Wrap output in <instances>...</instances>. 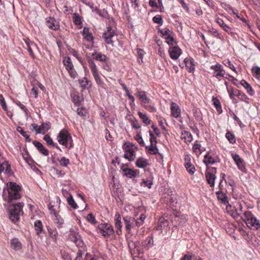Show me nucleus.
Instances as JSON below:
<instances>
[{"mask_svg":"<svg viewBox=\"0 0 260 260\" xmlns=\"http://www.w3.org/2000/svg\"><path fill=\"white\" fill-rule=\"evenodd\" d=\"M3 197L8 202L20 199L21 197V186L15 182H8L3 189Z\"/></svg>","mask_w":260,"mask_h":260,"instance_id":"f257e3e1","label":"nucleus"},{"mask_svg":"<svg viewBox=\"0 0 260 260\" xmlns=\"http://www.w3.org/2000/svg\"><path fill=\"white\" fill-rule=\"evenodd\" d=\"M136 95L139 98L141 102L142 105L145 109L150 112H155L156 111L155 103L147 96L145 91L137 90Z\"/></svg>","mask_w":260,"mask_h":260,"instance_id":"f03ea898","label":"nucleus"},{"mask_svg":"<svg viewBox=\"0 0 260 260\" xmlns=\"http://www.w3.org/2000/svg\"><path fill=\"white\" fill-rule=\"evenodd\" d=\"M247 226L253 230L260 228V222L249 211H245L241 217Z\"/></svg>","mask_w":260,"mask_h":260,"instance_id":"7ed1b4c3","label":"nucleus"},{"mask_svg":"<svg viewBox=\"0 0 260 260\" xmlns=\"http://www.w3.org/2000/svg\"><path fill=\"white\" fill-rule=\"evenodd\" d=\"M57 140L58 143L68 149L71 148L73 146V140L70 134L66 129H62L58 134Z\"/></svg>","mask_w":260,"mask_h":260,"instance_id":"20e7f679","label":"nucleus"},{"mask_svg":"<svg viewBox=\"0 0 260 260\" xmlns=\"http://www.w3.org/2000/svg\"><path fill=\"white\" fill-rule=\"evenodd\" d=\"M24 206L23 203L13 204L10 207V219L15 222L19 220L21 215H23L22 208Z\"/></svg>","mask_w":260,"mask_h":260,"instance_id":"39448f33","label":"nucleus"},{"mask_svg":"<svg viewBox=\"0 0 260 260\" xmlns=\"http://www.w3.org/2000/svg\"><path fill=\"white\" fill-rule=\"evenodd\" d=\"M96 230L99 234L104 237H109L114 233L112 226L108 223H102L98 225Z\"/></svg>","mask_w":260,"mask_h":260,"instance_id":"423d86ee","label":"nucleus"},{"mask_svg":"<svg viewBox=\"0 0 260 260\" xmlns=\"http://www.w3.org/2000/svg\"><path fill=\"white\" fill-rule=\"evenodd\" d=\"M208 72L219 80H220L221 78L224 77L225 75V71L223 67L218 63L212 65L210 67Z\"/></svg>","mask_w":260,"mask_h":260,"instance_id":"0eeeda50","label":"nucleus"},{"mask_svg":"<svg viewBox=\"0 0 260 260\" xmlns=\"http://www.w3.org/2000/svg\"><path fill=\"white\" fill-rule=\"evenodd\" d=\"M69 239L70 240L73 242L77 247L82 248L83 250H84L85 244L78 232L73 230L70 231Z\"/></svg>","mask_w":260,"mask_h":260,"instance_id":"6e6552de","label":"nucleus"},{"mask_svg":"<svg viewBox=\"0 0 260 260\" xmlns=\"http://www.w3.org/2000/svg\"><path fill=\"white\" fill-rule=\"evenodd\" d=\"M63 63L70 77L73 79L76 78L78 77V74L74 68V66L70 57H64L63 60Z\"/></svg>","mask_w":260,"mask_h":260,"instance_id":"1a4fd4ad","label":"nucleus"},{"mask_svg":"<svg viewBox=\"0 0 260 260\" xmlns=\"http://www.w3.org/2000/svg\"><path fill=\"white\" fill-rule=\"evenodd\" d=\"M216 173V168L214 167H207L205 173L206 178L208 183L211 187H213L215 184L216 179L215 174Z\"/></svg>","mask_w":260,"mask_h":260,"instance_id":"9d476101","label":"nucleus"},{"mask_svg":"<svg viewBox=\"0 0 260 260\" xmlns=\"http://www.w3.org/2000/svg\"><path fill=\"white\" fill-rule=\"evenodd\" d=\"M115 34V29L111 26H108L106 28V30L103 34V38L105 43L107 44H112L113 45V38Z\"/></svg>","mask_w":260,"mask_h":260,"instance_id":"9b49d317","label":"nucleus"},{"mask_svg":"<svg viewBox=\"0 0 260 260\" xmlns=\"http://www.w3.org/2000/svg\"><path fill=\"white\" fill-rule=\"evenodd\" d=\"M49 209L50 211V213L53 215V219L54 222L58 228H61L64 223V219L58 214L56 211L53 208V206L49 205Z\"/></svg>","mask_w":260,"mask_h":260,"instance_id":"f8f14e48","label":"nucleus"},{"mask_svg":"<svg viewBox=\"0 0 260 260\" xmlns=\"http://www.w3.org/2000/svg\"><path fill=\"white\" fill-rule=\"evenodd\" d=\"M232 156L239 170L241 171L242 172L246 173V169L245 167L244 160L240 157L239 155L236 153H232Z\"/></svg>","mask_w":260,"mask_h":260,"instance_id":"ddd939ff","label":"nucleus"},{"mask_svg":"<svg viewBox=\"0 0 260 260\" xmlns=\"http://www.w3.org/2000/svg\"><path fill=\"white\" fill-rule=\"evenodd\" d=\"M184 166L187 172L190 175L194 174L196 168L194 165L191 162V157L189 155H185L184 157Z\"/></svg>","mask_w":260,"mask_h":260,"instance_id":"4468645a","label":"nucleus"},{"mask_svg":"<svg viewBox=\"0 0 260 260\" xmlns=\"http://www.w3.org/2000/svg\"><path fill=\"white\" fill-rule=\"evenodd\" d=\"M124 157L129 161H133L136 158V151L133 146H126L124 149Z\"/></svg>","mask_w":260,"mask_h":260,"instance_id":"2eb2a0df","label":"nucleus"},{"mask_svg":"<svg viewBox=\"0 0 260 260\" xmlns=\"http://www.w3.org/2000/svg\"><path fill=\"white\" fill-rule=\"evenodd\" d=\"M121 169L124 175L129 178H135L139 174V171L137 170H132L129 168H126L124 166L121 167Z\"/></svg>","mask_w":260,"mask_h":260,"instance_id":"dca6fc26","label":"nucleus"},{"mask_svg":"<svg viewBox=\"0 0 260 260\" xmlns=\"http://www.w3.org/2000/svg\"><path fill=\"white\" fill-rule=\"evenodd\" d=\"M171 58L174 60L177 59L182 53V51L178 46L170 47L168 51Z\"/></svg>","mask_w":260,"mask_h":260,"instance_id":"f3484780","label":"nucleus"},{"mask_svg":"<svg viewBox=\"0 0 260 260\" xmlns=\"http://www.w3.org/2000/svg\"><path fill=\"white\" fill-rule=\"evenodd\" d=\"M215 21L228 34L231 36L234 34L233 28L226 24L222 19L217 17Z\"/></svg>","mask_w":260,"mask_h":260,"instance_id":"a211bd4d","label":"nucleus"},{"mask_svg":"<svg viewBox=\"0 0 260 260\" xmlns=\"http://www.w3.org/2000/svg\"><path fill=\"white\" fill-rule=\"evenodd\" d=\"M121 216L118 213H116L114 218V225L116 229V232L118 235H120L122 234L121 227L122 223L121 221Z\"/></svg>","mask_w":260,"mask_h":260,"instance_id":"6ab92c4d","label":"nucleus"},{"mask_svg":"<svg viewBox=\"0 0 260 260\" xmlns=\"http://www.w3.org/2000/svg\"><path fill=\"white\" fill-rule=\"evenodd\" d=\"M126 231L129 233L131 229L134 228L136 225L135 224V219L133 218H123Z\"/></svg>","mask_w":260,"mask_h":260,"instance_id":"aec40b11","label":"nucleus"},{"mask_svg":"<svg viewBox=\"0 0 260 260\" xmlns=\"http://www.w3.org/2000/svg\"><path fill=\"white\" fill-rule=\"evenodd\" d=\"M50 128V123L43 122L41 125L38 127L36 134H45Z\"/></svg>","mask_w":260,"mask_h":260,"instance_id":"412c9836","label":"nucleus"},{"mask_svg":"<svg viewBox=\"0 0 260 260\" xmlns=\"http://www.w3.org/2000/svg\"><path fill=\"white\" fill-rule=\"evenodd\" d=\"M11 167L10 164L6 161L0 162V175L4 173L8 174L10 172Z\"/></svg>","mask_w":260,"mask_h":260,"instance_id":"4be33fe9","label":"nucleus"},{"mask_svg":"<svg viewBox=\"0 0 260 260\" xmlns=\"http://www.w3.org/2000/svg\"><path fill=\"white\" fill-rule=\"evenodd\" d=\"M171 114L175 118H178L180 115V109L175 103H172L171 105Z\"/></svg>","mask_w":260,"mask_h":260,"instance_id":"5701e85b","label":"nucleus"},{"mask_svg":"<svg viewBox=\"0 0 260 260\" xmlns=\"http://www.w3.org/2000/svg\"><path fill=\"white\" fill-rule=\"evenodd\" d=\"M46 24L48 27L52 30H57L59 28L57 22L53 18L49 17L46 19Z\"/></svg>","mask_w":260,"mask_h":260,"instance_id":"b1692460","label":"nucleus"},{"mask_svg":"<svg viewBox=\"0 0 260 260\" xmlns=\"http://www.w3.org/2000/svg\"><path fill=\"white\" fill-rule=\"evenodd\" d=\"M82 34L84 39L89 42H92L93 41V37L91 32L89 31V29L87 27H84Z\"/></svg>","mask_w":260,"mask_h":260,"instance_id":"393cba45","label":"nucleus"},{"mask_svg":"<svg viewBox=\"0 0 260 260\" xmlns=\"http://www.w3.org/2000/svg\"><path fill=\"white\" fill-rule=\"evenodd\" d=\"M203 161L206 166H208L216 162H219V159L217 157H213L209 154H207L205 155Z\"/></svg>","mask_w":260,"mask_h":260,"instance_id":"a878e982","label":"nucleus"},{"mask_svg":"<svg viewBox=\"0 0 260 260\" xmlns=\"http://www.w3.org/2000/svg\"><path fill=\"white\" fill-rule=\"evenodd\" d=\"M240 84L243 86L250 96H253L254 94V90L247 81L245 80H242L240 82Z\"/></svg>","mask_w":260,"mask_h":260,"instance_id":"bb28decb","label":"nucleus"},{"mask_svg":"<svg viewBox=\"0 0 260 260\" xmlns=\"http://www.w3.org/2000/svg\"><path fill=\"white\" fill-rule=\"evenodd\" d=\"M181 138L185 143H190L192 141V135L188 131H183L181 133Z\"/></svg>","mask_w":260,"mask_h":260,"instance_id":"cd10ccee","label":"nucleus"},{"mask_svg":"<svg viewBox=\"0 0 260 260\" xmlns=\"http://www.w3.org/2000/svg\"><path fill=\"white\" fill-rule=\"evenodd\" d=\"M34 144L35 147L37 148L38 150L43 155L45 156H48L49 155V151L44 147L42 143L39 142L35 141L34 142Z\"/></svg>","mask_w":260,"mask_h":260,"instance_id":"c85d7f7f","label":"nucleus"},{"mask_svg":"<svg viewBox=\"0 0 260 260\" xmlns=\"http://www.w3.org/2000/svg\"><path fill=\"white\" fill-rule=\"evenodd\" d=\"M136 165L138 168H145L149 165V163L147 159L143 157H139L136 161Z\"/></svg>","mask_w":260,"mask_h":260,"instance_id":"c756f323","label":"nucleus"},{"mask_svg":"<svg viewBox=\"0 0 260 260\" xmlns=\"http://www.w3.org/2000/svg\"><path fill=\"white\" fill-rule=\"evenodd\" d=\"M222 8L226 11L231 14L236 15L237 17H238V12L237 10H234L232 7L226 3H222L221 4Z\"/></svg>","mask_w":260,"mask_h":260,"instance_id":"7c9ffc66","label":"nucleus"},{"mask_svg":"<svg viewBox=\"0 0 260 260\" xmlns=\"http://www.w3.org/2000/svg\"><path fill=\"white\" fill-rule=\"evenodd\" d=\"M89 67L90 69L93 76L99 74L97 67L94 61L91 59L88 60Z\"/></svg>","mask_w":260,"mask_h":260,"instance_id":"2f4dec72","label":"nucleus"},{"mask_svg":"<svg viewBox=\"0 0 260 260\" xmlns=\"http://www.w3.org/2000/svg\"><path fill=\"white\" fill-rule=\"evenodd\" d=\"M89 67L90 69L93 76L99 74L97 67L94 61L91 59L88 60Z\"/></svg>","mask_w":260,"mask_h":260,"instance_id":"473e14b6","label":"nucleus"},{"mask_svg":"<svg viewBox=\"0 0 260 260\" xmlns=\"http://www.w3.org/2000/svg\"><path fill=\"white\" fill-rule=\"evenodd\" d=\"M92 55L95 56L94 57V59L102 62H106L108 60V58L107 56L101 53H95L94 54H92Z\"/></svg>","mask_w":260,"mask_h":260,"instance_id":"72a5a7b5","label":"nucleus"},{"mask_svg":"<svg viewBox=\"0 0 260 260\" xmlns=\"http://www.w3.org/2000/svg\"><path fill=\"white\" fill-rule=\"evenodd\" d=\"M226 211L229 214L234 218H238L241 215L240 212H237L235 209L234 210L231 205L226 206Z\"/></svg>","mask_w":260,"mask_h":260,"instance_id":"f704fd0d","label":"nucleus"},{"mask_svg":"<svg viewBox=\"0 0 260 260\" xmlns=\"http://www.w3.org/2000/svg\"><path fill=\"white\" fill-rule=\"evenodd\" d=\"M34 226L37 235L40 236L43 231V225L41 220H36L34 223Z\"/></svg>","mask_w":260,"mask_h":260,"instance_id":"c9c22d12","label":"nucleus"},{"mask_svg":"<svg viewBox=\"0 0 260 260\" xmlns=\"http://www.w3.org/2000/svg\"><path fill=\"white\" fill-rule=\"evenodd\" d=\"M225 138L228 139L229 142L232 144H234L236 143V139L234 134L230 131H228L225 134Z\"/></svg>","mask_w":260,"mask_h":260,"instance_id":"e433bc0d","label":"nucleus"},{"mask_svg":"<svg viewBox=\"0 0 260 260\" xmlns=\"http://www.w3.org/2000/svg\"><path fill=\"white\" fill-rule=\"evenodd\" d=\"M11 246L15 250H18L21 248V244L18 239H13L11 241Z\"/></svg>","mask_w":260,"mask_h":260,"instance_id":"4c0bfd02","label":"nucleus"},{"mask_svg":"<svg viewBox=\"0 0 260 260\" xmlns=\"http://www.w3.org/2000/svg\"><path fill=\"white\" fill-rule=\"evenodd\" d=\"M44 140L46 142L47 145L54 147L57 149L60 150L59 147L57 145H55L52 139L48 135H46L44 137Z\"/></svg>","mask_w":260,"mask_h":260,"instance_id":"58836bf2","label":"nucleus"},{"mask_svg":"<svg viewBox=\"0 0 260 260\" xmlns=\"http://www.w3.org/2000/svg\"><path fill=\"white\" fill-rule=\"evenodd\" d=\"M146 149L150 154H156L158 153V149L156 147V144H150L149 146H147Z\"/></svg>","mask_w":260,"mask_h":260,"instance_id":"ea45409f","label":"nucleus"},{"mask_svg":"<svg viewBox=\"0 0 260 260\" xmlns=\"http://www.w3.org/2000/svg\"><path fill=\"white\" fill-rule=\"evenodd\" d=\"M212 101L213 105L219 113H221L222 111L220 101L216 98H213Z\"/></svg>","mask_w":260,"mask_h":260,"instance_id":"a19ab883","label":"nucleus"},{"mask_svg":"<svg viewBox=\"0 0 260 260\" xmlns=\"http://www.w3.org/2000/svg\"><path fill=\"white\" fill-rule=\"evenodd\" d=\"M73 21L74 23L77 25H80L81 27L82 21V18L77 13H74L73 15Z\"/></svg>","mask_w":260,"mask_h":260,"instance_id":"79ce46f5","label":"nucleus"},{"mask_svg":"<svg viewBox=\"0 0 260 260\" xmlns=\"http://www.w3.org/2000/svg\"><path fill=\"white\" fill-rule=\"evenodd\" d=\"M139 210H140V220H141L142 222H144V220H145L146 217L147 216V215H146V209L145 207L144 206H141L139 208Z\"/></svg>","mask_w":260,"mask_h":260,"instance_id":"37998d69","label":"nucleus"},{"mask_svg":"<svg viewBox=\"0 0 260 260\" xmlns=\"http://www.w3.org/2000/svg\"><path fill=\"white\" fill-rule=\"evenodd\" d=\"M25 45L24 46V47L27 50V51L29 53V54L32 56L34 54L31 49V46L35 45V44L32 42H30L28 40H26L25 41Z\"/></svg>","mask_w":260,"mask_h":260,"instance_id":"c03bdc74","label":"nucleus"},{"mask_svg":"<svg viewBox=\"0 0 260 260\" xmlns=\"http://www.w3.org/2000/svg\"><path fill=\"white\" fill-rule=\"evenodd\" d=\"M216 193L218 195V199L222 203L225 204L228 202V197L225 194L222 192H217Z\"/></svg>","mask_w":260,"mask_h":260,"instance_id":"a18cd8bd","label":"nucleus"},{"mask_svg":"<svg viewBox=\"0 0 260 260\" xmlns=\"http://www.w3.org/2000/svg\"><path fill=\"white\" fill-rule=\"evenodd\" d=\"M79 83L81 85V87L83 89L87 88L90 86H89V81L86 77H84L82 79L79 80Z\"/></svg>","mask_w":260,"mask_h":260,"instance_id":"49530a36","label":"nucleus"},{"mask_svg":"<svg viewBox=\"0 0 260 260\" xmlns=\"http://www.w3.org/2000/svg\"><path fill=\"white\" fill-rule=\"evenodd\" d=\"M138 114L140 118L142 120L143 122L145 124H149L150 123L151 120L148 118L146 114H143L141 112H139Z\"/></svg>","mask_w":260,"mask_h":260,"instance_id":"de8ad7c7","label":"nucleus"},{"mask_svg":"<svg viewBox=\"0 0 260 260\" xmlns=\"http://www.w3.org/2000/svg\"><path fill=\"white\" fill-rule=\"evenodd\" d=\"M252 73L253 76L259 79L260 78V67L257 66L253 67L252 69Z\"/></svg>","mask_w":260,"mask_h":260,"instance_id":"09e8293b","label":"nucleus"},{"mask_svg":"<svg viewBox=\"0 0 260 260\" xmlns=\"http://www.w3.org/2000/svg\"><path fill=\"white\" fill-rule=\"evenodd\" d=\"M152 183L153 181L152 178H149V179L147 180L143 179L142 182L141 183V186L144 187H147L148 188H150L151 187Z\"/></svg>","mask_w":260,"mask_h":260,"instance_id":"8fccbe9b","label":"nucleus"},{"mask_svg":"<svg viewBox=\"0 0 260 260\" xmlns=\"http://www.w3.org/2000/svg\"><path fill=\"white\" fill-rule=\"evenodd\" d=\"M192 150H193V151L197 154V155H199L202 152V150H201V144H199L197 143V142H196L193 147H192Z\"/></svg>","mask_w":260,"mask_h":260,"instance_id":"3c124183","label":"nucleus"},{"mask_svg":"<svg viewBox=\"0 0 260 260\" xmlns=\"http://www.w3.org/2000/svg\"><path fill=\"white\" fill-rule=\"evenodd\" d=\"M94 79L96 83V84L100 86L102 88H104L105 86V84L102 81L101 77L100 76V74H97L96 75L93 76Z\"/></svg>","mask_w":260,"mask_h":260,"instance_id":"603ef678","label":"nucleus"},{"mask_svg":"<svg viewBox=\"0 0 260 260\" xmlns=\"http://www.w3.org/2000/svg\"><path fill=\"white\" fill-rule=\"evenodd\" d=\"M58 160L59 164L63 167H66L70 164L69 159L65 157H62L60 158H58Z\"/></svg>","mask_w":260,"mask_h":260,"instance_id":"864d4df0","label":"nucleus"},{"mask_svg":"<svg viewBox=\"0 0 260 260\" xmlns=\"http://www.w3.org/2000/svg\"><path fill=\"white\" fill-rule=\"evenodd\" d=\"M159 32H160L161 33V34L162 35V36L163 37H167V36H169L171 35H173V32L172 31H171L169 28H165L164 29H159L158 30Z\"/></svg>","mask_w":260,"mask_h":260,"instance_id":"5fc2aeb1","label":"nucleus"},{"mask_svg":"<svg viewBox=\"0 0 260 260\" xmlns=\"http://www.w3.org/2000/svg\"><path fill=\"white\" fill-rule=\"evenodd\" d=\"M67 201L68 202V204L71 207L75 209L77 208V205L75 203L72 196L68 198V200H67Z\"/></svg>","mask_w":260,"mask_h":260,"instance_id":"6e6d98bb","label":"nucleus"},{"mask_svg":"<svg viewBox=\"0 0 260 260\" xmlns=\"http://www.w3.org/2000/svg\"><path fill=\"white\" fill-rule=\"evenodd\" d=\"M165 38L166 39V43L170 45H173L176 43L173 38V34L169 36L165 37Z\"/></svg>","mask_w":260,"mask_h":260,"instance_id":"4d7b16f0","label":"nucleus"},{"mask_svg":"<svg viewBox=\"0 0 260 260\" xmlns=\"http://www.w3.org/2000/svg\"><path fill=\"white\" fill-rule=\"evenodd\" d=\"M102 68L104 70L108 72H111L112 69L110 67V63L109 62V60L106 62H103L102 64L101 65Z\"/></svg>","mask_w":260,"mask_h":260,"instance_id":"13d9d810","label":"nucleus"},{"mask_svg":"<svg viewBox=\"0 0 260 260\" xmlns=\"http://www.w3.org/2000/svg\"><path fill=\"white\" fill-rule=\"evenodd\" d=\"M153 21L154 23H157L159 25H161L163 23V20L161 15H158L155 16L153 18Z\"/></svg>","mask_w":260,"mask_h":260,"instance_id":"bf43d9fd","label":"nucleus"},{"mask_svg":"<svg viewBox=\"0 0 260 260\" xmlns=\"http://www.w3.org/2000/svg\"><path fill=\"white\" fill-rule=\"evenodd\" d=\"M87 220L92 224H95L96 223L95 216L92 213H89L87 215Z\"/></svg>","mask_w":260,"mask_h":260,"instance_id":"052dcab7","label":"nucleus"},{"mask_svg":"<svg viewBox=\"0 0 260 260\" xmlns=\"http://www.w3.org/2000/svg\"><path fill=\"white\" fill-rule=\"evenodd\" d=\"M235 90H236V88H234L233 87H230V88H228L227 91L228 93L229 94L230 98L231 100H234L235 97Z\"/></svg>","mask_w":260,"mask_h":260,"instance_id":"680f3d73","label":"nucleus"},{"mask_svg":"<svg viewBox=\"0 0 260 260\" xmlns=\"http://www.w3.org/2000/svg\"><path fill=\"white\" fill-rule=\"evenodd\" d=\"M0 104L5 111H7V107L5 99L2 95H0Z\"/></svg>","mask_w":260,"mask_h":260,"instance_id":"e2e57ef3","label":"nucleus"},{"mask_svg":"<svg viewBox=\"0 0 260 260\" xmlns=\"http://www.w3.org/2000/svg\"><path fill=\"white\" fill-rule=\"evenodd\" d=\"M135 139L142 146H144L145 145V143L143 140V138L139 134L136 135L135 137Z\"/></svg>","mask_w":260,"mask_h":260,"instance_id":"0e129e2a","label":"nucleus"},{"mask_svg":"<svg viewBox=\"0 0 260 260\" xmlns=\"http://www.w3.org/2000/svg\"><path fill=\"white\" fill-rule=\"evenodd\" d=\"M60 252L62 257L64 260H72L68 253L66 252L65 251L63 250H61Z\"/></svg>","mask_w":260,"mask_h":260,"instance_id":"69168bd1","label":"nucleus"},{"mask_svg":"<svg viewBox=\"0 0 260 260\" xmlns=\"http://www.w3.org/2000/svg\"><path fill=\"white\" fill-rule=\"evenodd\" d=\"M224 64L227 66L228 67H229V68H230L232 70H233L234 72H235V73H237L236 70V68L235 67H234V66L231 63V62L229 60H228Z\"/></svg>","mask_w":260,"mask_h":260,"instance_id":"338daca9","label":"nucleus"},{"mask_svg":"<svg viewBox=\"0 0 260 260\" xmlns=\"http://www.w3.org/2000/svg\"><path fill=\"white\" fill-rule=\"evenodd\" d=\"M132 126L135 129H139L141 127V125L137 120L132 121Z\"/></svg>","mask_w":260,"mask_h":260,"instance_id":"774afa93","label":"nucleus"}]
</instances>
